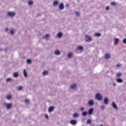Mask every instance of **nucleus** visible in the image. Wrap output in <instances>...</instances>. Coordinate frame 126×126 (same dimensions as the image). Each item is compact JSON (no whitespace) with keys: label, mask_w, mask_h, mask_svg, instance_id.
<instances>
[{"label":"nucleus","mask_w":126,"mask_h":126,"mask_svg":"<svg viewBox=\"0 0 126 126\" xmlns=\"http://www.w3.org/2000/svg\"><path fill=\"white\" fill-rule=\"evenodd\" d=\"M95 99L98 101H102L103 100V95L98 93L95 94Z\"/></svg>","instance_id":"1"},{"label":"nucleus","mask_w":126,"mask_h":126,"mask_svg":"<svg viewBox=\"0 0 126 126\" xmlns=\"http://www.w3.org/2000/svg\"><path fill=\"white\" fill-rule=\"evenodd\" d=\"M85 39H86V42H91V41H92V38H91V36L88 35H86L85 36Z\"/></svg>","instance_id":"2"},{"label":"nucleus","mask_w":126,"mask_h":126,"mask_svg":"<svg viewBox=\"0 0 126 126\" xmlns=\"http://www.w3.org/2000/svg\"><path fill=\"white\" fill-rule=\"evenodd\" d=\"M5 105L7 107V110H10L11 108L12 107V103H5Z\"/></svg>","instance_id":"3"},{"label":"nucleus","mask_w":126,"mask_h":126,"mask_svg":"<svg viewBox=\"0 0 126 126\" xmlns=\"http://www.w3.org/2000/svg\"><path fill=\"white\" fill-rule=\"evenodd\" d=\"M70 125H72V126H76L77 124V121L75 120H71L70 121Z\"/></svg>","instance_id":"4"},{"label":"nucleus","mask_w":126,"mask_h":126,"mask_svg":"<svg viewBox=\"0 0 126 126\" xmlns=\"http://www.w3.org/2000/svg\"><path fill=\"white\" fill-rule=\"evenodd\" d=\"M111 58V54L110 53H106L104 55V58L105 60H109Z\"/></svg>","instance_id":"5"},{"label":"nucleus","mask_w":126,"mask_h":126,"mask_svg":"<svg viewBox=\"0 0 126 126\" xmlns=\"http://www.w3.org/2000/svg\"><path fill=\"white\" fill-rule=\"evenodd\" d=\"M64 8V5H63V3H61L59 5V9L60 10H63Z\"/></svg>","instance_id":"6"},{"label":"nucleus","mask_w":126,"mask_h":126,"mask_svg":"<svg viewBox=\"0 0 126 126\" xmlns=\"http://www.w3.org/2000/svg\"><path fill=\"white\" fill-rule=\"evenodd\" d=\"M54 54L56 55V56H60L61 55V51H60V50L58 49H57L55 51Z\"/></svg>","instance_id":"7"},{"label":"nucleus","mask_w":126,"mask_h":126,"mask_svg":"<svg viewBox=\"0 0 126 126\" xmlns=\"http://www.w3.org/2000/svg\"><path fill=\"white\" fill-rule=\"evenodd\" d=\"M55 109V107L54 106H51L48 109V112L49 113H52V112L54 111V110Z\"/></svg>","instance_id":"8"},{"label":"nucleus","mask_w":126,"mask_h":126,"mask_svg":"<svg viewBox=\"0 0 126 126\" xmlns=\"http://www.w3.org/2000/svg\"><path fill=\"white\" fill-rule=\"evenodd\" d=\"M117 82H118V83H123L124 82V80L122 78H118L116 79Z\"/></svg>","instance_id":"9"},{"label":"nucleus","mask_w":126,"mask_h":126,"mask_svg":"<svg viewBox=\"0 0 126 126\" xmlns=\"http://www.w3.org/2000/svg\"><path fill=\"white\" fill-rule=\"evenodd\" d=\"M94 111V108H90L89 110V115L91 116L92 114H93V112Z\"/></svg>","instance_id":"10"},{"label":"nucleus","mask_w":126,"mask_h":126,"mask_svg":"<svg viewBox=\"0 0 126 126\" xmlns=\"http://www.w3.org/2000/svg\"><path fill=\"white\" fill-rule=\"evenodd\" d=\"M88 104L90 106H93V105H94V101L93 99H91L90 101H89Z\"/></svg>","instance_id":"11"},{"label":"nucleus","mask_w":126,"mask_h":126,"mask_svg":"<svg viewBox=\"0 0 126 126\" xmlns=\"http://www.w3.org/2000/svg\"><path fill=\"white\" fill-rule=\"evenodd\" d=\"M104 103L105 105H108V103H109V99L108 97H105L104 99Z\"/></svg>","instance_id":"12"},{"label":"nucleus","mask_w":126,"mask_h":126,"mask_svg":"<svg viewBox=\"0 0 126 126\" xmlns=\"http://www.w3.org/2000/svg\"><path fill=\"white\" fill-rule=\"evenodd\" d=\"M8 15L10 17L14 16V15H15V13L13 12H9L8 13Z\"/></svg>","instance_id":"13"},{"label":"nucleus","mask_w":126,"mask_h":126,"mask_svg":"<svg viewBox=\"0 0 126 126\" xmlns=\"http://www.w3.org/2000/svg\"><path fill=\"white\" fill-rule=\"evenodd\" d=\"M112 106L114 108V109H115V110H118V107L115 102H112Z\"/></svg>","instance_id":"14"},{"label":"nucleus","mask_w":126,"mask_h":126,"mask_svg":"<svg viewBox=\"0 0 126 126\" xmlns=\"http://www.w3.org/2000/svg\"><path fill=\"white\" fill-rule=\"evenodd\" d=\"M49 37H50V34L47 33V34H45V35L43 36L42 38H43V39H46V40H48V39H49Z\"/></svg>","instance_id":"15"},{"label":"nucleus","mask_w":126,"mask_h":126,"mask_svg":"<svg viewBox=\"0 0 126 126\" xmlns=\"http://www.w3.org/2000/svg\"><path fill=\"white\" fill-rule=\"evenodd\" d=\"M120 40L119 39V38H115L114 39V45H117V44H119V42Z\"/></svg>","instance_id":"16"},{"label":"nucleus","mask_w":126,"mask_h":126,"mask_svg":"<svg viewBox=\"0 0 126 126\" xmlns=\"http://www.w3.org/2000/svg\"><path fill=\"white\" fill-rule=\"evenodd\" d=\"M76 84H73L70 86V88L71 89H75V88H76Z\"/></svg>","instance_id":"17"},{"label":"nucleus","mask_w":126,"mask_h":126,"mask_svg":"<svg viewBox=\"0 0 126 126\" xmlns=\"http://www.w3.org/2000/svg\"><path fill=\"white\" fill-rule=\"evenodd\" d=\"M57 37L58 38H61L62 37H63V33L62 32H59L57 35Z\"/></svg>","instance_id":"18"},{"label":"nucleus","mask_w":126,"mask_h":126,"mask_svg":"<svg viewBox=\"0 0 126 126\" xmlns=\"http://www.w3.org/2000/svg\"><path fill=\"white\" fill-rule=\"evenodd\" d=\"M77 50H78L79 51H82L83 50V46L80 45L77 47Z\"/></svg>","instance_id":"19"},{"label":"nucleus","mask_w":126,"mask_h":126,"mask_svg":"<svg viewBox=\"0 0 126 126\" xmlns=\"http://www.w3.org/2000/svg\"><path fill=\"white\" fill-rule=\"evenodd\" d=\"M23 74L25 77H27L28 76V75L27 74V72L26 71V69H24L23 71Z\"/></svg>","instance_id":"20"},{"label":"nucleus","mask_w":126,"mask_h":126,"mask_svg":"<svg viewBox=\"0 0 126 126\" xmlns=\"http://www.w3.org/2000/svg\"><path fill=\"white\" fill-rule=\"evenodd\" d=\"M13 76L14 77L17 78L18 76H19V74H18V72H15L13 73Z\"/></svg>","instance_id":"21"},{"label":"nucleus","mask_w":126,"mask_h":126,"mask_svg":"<svg viewBox=\"0 0 126 126\" xmlns=\"http://www.w3.org/2000/svg\"><path fill=\"white\" fill-rule=\"evenodd\" d=\"M59 4V1L58 0H55L53 2V6H57Z\"/></svg>","instance_id":"22"},{"label":"nucleus","mask_w":126,"mask_h":126,"mask_svg":"<svg viewBox=\"0 0 126 126\" xmlns=\"http://www.w3.org/2000/svg\"><path fill=\"white\" fill-rule=\"evenodd\" d=\"M88 114V113H87V112L85 111V112H82V115L83 117H86V116H87Z\"/></svg>","instance_id":"23"},{"label":"nucleus","mask_w":126,"mask_h":126,"mask_svg":"<svg viewBox=\"0 0 126 126\" xmlns=\"http://www.w3.org/2000/svg\"><path fill=\"white\" fill-rule=\"evenodd\" d=\"M73 117L74 118H78L79 117V114L78 113H74L73 115Z\"/></svg>","instance_id":"24"},{"label":"nucleus","mask_w":126,"mask_h":126,"mask_svg":"<svg viewBox=\"0 0 126 126\" xmlns=\"http://www.w3.org/2000/svg\"><path fill=\"white\" fill-rule=\"evenodd\" d=\"M18 91H20V90H22V89H23V87H22V86H19L17 87Z\"/></svg>","instance_id":"25"},{"label":"nucleus","mask_w":126,"mask_h":126,"mask_svg":"<svg viewBox=\"0 0 126 126\" xmlns=\"http://www.w3.org/2000/svg\"><path fill=\"white\" fill-rule=\"evenodd\" d=\"M92 123V121H91V120L90 119H88L87 121V124H88V125H90V124Z\"/></svg>","instance_id":"26"},{"label":"nucleus","mask_w":126,"mask_h":126,"mask_svg":"<svg viewBox=\"0 0 126 126\" xmlns=\"http://www.w3.org/2000/svg\"><path fill=\"white\" fill-rule=\"evenodd\" d=\"M43 75H47L48 74V71L44 70L42 73Z\"/></svg>","instance_id":"27"},{"label":"nucleus","mask_w":126,"mask_h":126,"mask_svg":"<svg viewBox=\"0 0 126 126\" xmlns=\"http://www.w3.org/2000/svg\"><path fill=\"white\" fill-rule=\"evenodd\" d=\"M116 76L117 77H120V76H122V73L121 72L117 73L116 74Z\"/></svg>","instance_id":"28"},{"label":"nucleus","mask_w":126,"mask_h":126,"mask_svg":"<svg viewBox=\"0 0 126 126\" xmlns=\"http://www.w3.org/2000/svg\"><path fill=\"white\" fill-rule=\"evenodd\" d=\"M7 100H11V95H8L7 96Z\"/></svg>","instance_id":"29"},{"label":"nucleus","mask_w":126,"mask_h":126,"mask_svg":"<svg viewBox=\"0 0 126 126\" xmlns=\"http://www.w3.org/2000/svg\"><path fill=\"white\" fill-rule=\"evenodd\" d=\"M95 36H96V37H100L101 34L99 33H96L95 34Z\"/></svg>","instance_id":"30"},{"label":"nucleus","mask_w":126,"mask_h":126,"mask_svg":"<svg viewBox=\"0 0 126 126\" xmlns=\"http://www.w3.org/2000/svg\"><path fill=\"white\" fill-rule=\"evenodd\" d=\"M68 58H71L72 57V53H69L67 56Z\"/></svg>","instance_id":"31"},{"label":"nucleus","mask_w":126,"mask_h":126,"mask_svg":"<svg viewBox=\"0 0 126 126\" xmlns=\"http://www.w3.org/2000/svg\"><path fill=\"white\" fill-rule=\"evenodd\" d=\"M10 34H11L12 35H13V34H14V30L12 29L10 31Z\"/></svg>","instance_id":"32"},{"label":"nucleus","mask_w":126,"mask_h":126,"mask_svg":"<svg viewBox=\"0 0 126 126\" xmlns=\"http://www.w3.org/2000/svg\"><path fill=\"white\" fill-rule=\"evenodd\" d=\"M33 4V2L32 1H29V5H32Z\"/></svg>","instance_id":"33"},{"label":"nucleus","mask_w":126,"mask_h":126,"mask_svg":"<svg viewBox=\"0 0 126 126\" xmlns=\"http://www.w3.org/2000/svg\"><path fill=\"white\" fill-rule=\"evenodd\" d=\"M75 14L76 16H77V17L79 16V12H76L75 13Z\"/></svg>","instance_id":"34"},{"label":"nucleus","mask_w":126,"mask_h":126,"mask_svg":"<svg viewBox=\"0 0 126 126\" xmlns=\"http://www.w3.org/2000/svg\"><path fill=\"white\" fill-rule=\"evenodd\" d=\"M27 63H32L31 60L28 59V60L27 61Z\"/></svg>","instance_id":"35"},{"label":"nucleus","mask_w":126,"mask_h":126,"mask_svg":"<svg viewBox=\"0 0 126 126\" xmlns=\"http://www.w3.org/2000/svg\"><path fill=\"white\" fill-rule=\"evenodd\" d=\"M85 110V108L84 107H81L80 111L81 112H83Z\"/></svg>","instance_id":"36"},{"label":"nucleus","mask_w":126,"mask_h":126,"mask_svg":"<svg viewBox=\"0 0 126 126\" xmlns=\"http://www.w3.org/2000/svg\"><path fill=\"white\" fill-rule=\"evenodd\" d=\"M100 108H101V110H104V109H105V106H104V105L101 106Z\"/></svg>","instance_id":"37"},{"label":"nucleus","mask_w":126,"mask_h":126,"mask_svg":"<svg viewBox=\"0 0 126 126\" xmlns=\"http://www.w3.org/2000/svg\"><path fill=\"white\" fill-rule=\"evenodd\" d=\"M11 80V78H8L6 79V81H10Z\"/></svg>","instance_id":"38"},{"label":"nucleus","mask_w":126,"mask_h":126,"mask_svg":"<svg viewBox=\"0 0 126 126\" xmlns=\"http://www.w3.org/2000/svg\"><path fill=\"white\" fill-rule=\"evenodd\" d=\"M111 5H116V2H112L111 3Z\"/></svg>","instance_id":"39"},{"label":"nucleus","mask_w":126,"mask_h":126,"mask_svg":"<svg viewBox=\"0 0 126 126\" xmlns=\"http://www.w3.org/2000/svg\"><path fill=\"white\" fill-rule=\"evenodd\" d=\"M124 44H126V38L123 39Z\"/></svg>","instance_id":"40"},{"label":"nucleus","mask_w":126,"mask_h":126,"mask_svg":"<svg viewBox=\"0 0 126 126\" xmlns=\"http://www.w3.org/2000/svg\"><path fill=\"white\" fill-rule=\"evenodd\" d=\"M25 102H26V103H29V99H26L25 100Z\"/></svg>","instance_id":"41"},{"label":"nucleus","mask_w":126,"mask_h":126,"mask_svg":"<svg viewBox=\"0 0 126 126\" xmlns=\"http://www.w3.org/2000/svg\"><path fill=\"white\" fill-rule=\"evenodd\" d=\"M109 8H109V6H107V7H106L105 9H106V10H109Z\"/></svg>","instance_id":"42"},{"label":"nucleus","mask_w":126,"mask_h":126,"mask_svg":"<svg viewBox=\"0 0 126 126\" xmlns=\"http://www.w3.org/2000/svg\"><path fill=\"white\" fill-rule=\"evenodd\" d=\"M7 31H8V28H7L5 29V32H7Z\"/></svg>","instance_id":"43"},{"label":"nucleus","mask_w":126,"mask_h":126,"mask_svg":"<svg viewBox=\"0 0 126 126\" xmlns=\"http://www.w3.org/2000/svg\"><path fill=\"white\" fill-rule=\"evenodd\" d=\"M48 118H49V116H48V115H45V118L48 119Z\"/></svg>","instance_id":"44"},{"label":"nucleus","mask_w":126,"mask_h":126,"mask_svg":"<svg viewBox=\"0 0 126 126\" xmlns=\"http://www.w3.org/2000/svg\"><path fill=\"white\" fill-rule=\"evenodd\" d=\"M113 86H116V85H117V84L116 83H113Z\"/></svg>","instance_id":"45"},{"label":"nucleus","mask_w":126,"mask_h":126,"mask_svg":"<svg viewBox=\"0 0 126 126\" xmlns=\"http://www.w3.org/2000/svg\"><path fill=\"white\" fill-rule=\"evenodd\" d=\"M66 6H67V7H68L69 6V4H68V3H66Z\"/></svg>","instance_id":"46"},{"label":"nucleus","mask_w":126,"mask_h":126,"mask_svg":"<svg viewBox=\"0 0 126 126\" xmlns=\"http://www.w3.org/2000/svg\"><path fill=\"white\" fill-rule=\"evenodd\" d=\"M119 66H120V64H117V67H119Z\"/></svg>","instance_id":"47"},{"label":"nucleus","mask_w":126,"mask_h":126,"mask_svg":"<svg viewBox=\"0 0 126 126\" xmlns=\"http://www.w3.org/2000/svg\"><path fill=\"white\" fill-rule=\"evenodd\" d=\"M100 126H103V125H100Z\"/></svg>","instance_id":"48"}]
</instances>
